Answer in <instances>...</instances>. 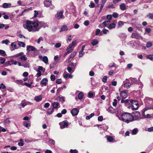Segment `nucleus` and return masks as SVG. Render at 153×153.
<instances>
[{"label": "nucleus", "instance_id": "nucleus-15", "mask_svg": "<svg viewBox=\"0 0 153 153\" xmlns=\"http://www.w3.org/2000/svg\"><path fill=\"white\" fill-rule=\"evenodd\" d=\"M59 105V103L57 102H54L52 104L53 108H57Z\"/></svg>", "mask_w": 153, "mask_h": 153}, {"label": "nucleus", "instance_id": "nucleus-5", "mask_svg": "<svg viewBox=\"0 0 153 153\" xmlns=\"http://www.w3.org/2000/svg\"><path fill=\"white\" fill-rule=\"evenodd\" d=\"M48 83V80L47 78H45L43 79L40 82V85L42 87L45 86Z\"/></svg>", "mask_w": 153, "mask_h": 153}, {"label": "nucleus", "instance_id": "nucleus-44", "mask_svg": "<svg viewBox=\"0 0 153 153\" xmlns=\"http://www.w3.org/2000/svg\"><path fill=\"white\" fill-rule=\"evenodd\" d=\"M84 52L83 51H80L79 52V57H82L84 54Z\"/></svg>", "mask_w": 153, "mask_h": 153}, {"label": "nucleus", "instance_id": "nucleus-62", "mask_svg": "<svg viewBox=\"0 0 153 153\" xmlns=\"http://www.w3.org/2000/svg\"><path fill=\"white\" fill-rule=\"evenodd\" d=\"M62 81L61 79H58L56 81V83L57 84H60L62 82Z\"/></svg>", "mask_w": 153, "mask_h": 153}, {"label": "nucleus", "instance_id": "nucleus-17", "mask_svg": "<svg viewBox=\"0 0 153 153\" xmlns=\"http://www.w3.org/2000/svg\"><path fill=\"white\" fill-rule=\"evenodd\" d=\"M11 3H4L3 4L2 6L4 8H7L8 7H10L11 6Z\"/></svg>", "mask_w": 153, "mask_h": 153}, {"label": "nucleus", "instance_id": "nucleus-36", "mask_svg": "<svg viewBox=\"0 0 153 153\" xmlns=\"http://www.w3.org/2000/svg\"><path fill=\"white\" fill-rule=\"evenodd\" d=\"M20 59L21 60L23 61H25L27 60V57L25 56V55H23L20 57Z\"/></svg>", "mask_w": 153, "mask_h": 153}, {"label": "nucleus", "instance_id": "nucleus-53", "mask_svg": "<svg viewBox=\"0 0 153 153\" xmlns=\"http://www.w3.org/2000/svg\"><path fill=\"white\" fill-rule=\"evenodd\" d=\"M13 60H11L10 61H8L7 63H8V65H13Z\"/></svg>", "mask_w": 153, "mask_h": 153}, {"label": "nucleus", "instance_id": "nucleus-16", "mask_svg": "<svg viewBox=\"0 0 153 153\" xmlns=\"http://www.w3.org/2000/svg\"><path fill=\"white\" fill-rule=\"evenodd\" d=\"M73 47H72V45H69L68 46L67 48V53H70L71 52L73 51V49H72Z\"/></svg>", "mask_w": 153, "mask_h": 153}, {"label": "nucleus", "instance_id": "nucleus-40", "mask_svg": "<svg viewBox=\"0 0 153 153\" xmlns=\"http://www.w3.org/2000/svg\"><path fill=\"white\" fill-rule=\"evenodd\" d=\"M11 47L13 46L14 48H12L11 49V51H13L15 49H16V44H14V43L13 42H12L11 44Z\"/></svg>", "mask_w": 153, "mask_h": 153}, {"label": "nucleus", "instance_id": "nucleus-55", "mask_svg": "<svg viewBox=\"0 0 153 153\" xmlns=\"http://www.w3.org/2000/svg\"><path fill=\"white\" fill-rule=\"evenodd\" d=\"M107 19L110 21V20L112 19V16L111 15H108L107 16Z\"/></svg>", "mask_w": 153, "mask_h": 153}, {"label": "nucleus", "instance_id": "nucleus-45", "mask_svg": "<svg viewBox=\"0 0 153 153\" xmlns=\"http://www.w3.org/2000/svg\"><path fill=\"white\" fill-rule=\"evenodd\" d=\"M76 40H74L69 45H72V47L73 48V47L76 44Z\"/></svg>", "mask_w": 153, "mask_h": 153}, {"label": "nucleus", "instance_id": "nucleus-58", "mask_svg": "<svg viewBox=\"0 0 153 153\" xmlns=\"http://www.w3.org/2000/svg\"><path fill=\"white\" fill-rule=\"evenodd\" d=\"M147 16L151 19H153V14L150 13Z\"/></svg>", "mask_w": 153, "mask_h": 153}, {"label": "nucleus", "instance_id": "nucleus-20", "mask_svg": "<svg viewBox=\"0 0 153 153\" xmlns=\"http://www.w3.org/2000/svg\"><path fill=\"white\" fill-rule=\"evenodd\" d=\"M131 85L130 82H126L124 84V87L127 89L129 88Z\"/></svg>", "mask_w": 153, "mask_h": 153}, {"label": "nucleus", "instance_id": "nucleus-50", "mask_svg": "<svg viewBox=\"0 0 153 153\" xmlns=\"http://www.w3.org/2000/svg\"><path fill=\"white\" fill-rule=\"evenodd\" d=\"M61 46V44L60 43H56L55 45V47L56 48H59Z\"/></svg>", "mask_w": 153, "mask_h": 153}, {"label": "nucleus", "instance_id": "nucleus-3", "mask_svg": "<svg viewBox=\"0 0 153 153\" xmlns=\"http://www.w3.org/2000/svg\"><path fill=\"white\" fill-rule=\"evenodd\" d=\"M130 106L128 107L129 109H131L133 111L137 109L139 107V103L137 101L131 100Z\"/></svg>", "mask_w": 153, "mask_h": 153}, {"label": "nucleus", "instance_id": "nucleus-42", "mask_svg": "<svg viewBox=\"0 0 153 153\" xmlns=\"http://www.w3.org/2000/svg\"><path fill=\"white\" fill-rule=\"evenodd\" d=\"M152 45V43L151 42H149L146 44V46L148 48H149L151 47Z\"/></svg>", "mask_w": 153, "mask_h": 153}, {"label": "nucleus", "instance_id": "nucleus-46", "mask_svg": "<svg viewBox=\"0 0 153 153\" xmlns=\"http://www.w3.org/2000/svg\"><path fill=\"white\" fill-rule=\"evenodd\" d=\"M76 54V53L75 52H73V53H71V55H70V56H69L70 57V59H72L75 56Z\"/></svg>", "mask_w": 153, "mask_h": 153}, {"label": "nucleus", "instance_id": "nucleus-39", "mask_svg": "<svg viewBox=\"0 0 153 153\" xmlns=\"http://www.w3.org/2000/svg\"><path fill=\"white\" fill-rule=\"evenodd\" d=\"M23 125L24 126L26 127L27 128L29 127L30 126V125L29 123L26 124V122L25 121L23 122Z\"/></svg>", "mask_w": 153, "mask_h": 153}, {"label": "nucleus", "instance_id": "nucleus-31", "mask_svg": "<svg viewBox=\"0 0 153 153\" xmlns=\"http://www.w3.org/2000/svg\"><path fill=\"white\" fill-rule=\"evenodd\" d=\"M110 21L109 20H106L103 22L102 24L104 25L105 27L107 25H108L109 23L110 22Z\"/></svg>", "mask_w": 153, "mask_h": 153}, {"label": "nucleus", "instance_id": "nucleus-1", "mask_svg": "<svg viewBox=\"0 0 153 153\" xmlns=\"http://www.w3.org/2000/svg\"><path fill=\"white\" fill-rule=\"evenodd\" d=\"M26 25H23L24 27L29 32L38 31L41 27L45 28L48 26L45 23L38 21L32 22L27 20L26 21Z\"/></svg>", "mask_w": 153, "mask_h": 153}, {"label": "nucleus", "instance_id": "nucleus-14", "mask_svg": "<svg viewBox=\"0 0 153 153\" xmlns=\"http://www.w3.org/2000/svg\"><path fill=\"white\" fill-rule=\"evenodd\" d=\"M68 126V123L67 122H65L61 123L60 125V128L62 129H63L65 127H67Z\"/></svg>", "mask_w": 153, "mask_h": 153}, {"label": "nucleus", "instance_id": "nucleus-47", "mask_svg": "<svg viewBox=\"0 0 153 153\" xmlns=\"http://www.w3.org/2000/svg\"><path fill=\"white\" fill-rule=\"evenodd\" d=\"M43 71V72L45 71V69H43V68L42 66H39L38 68V71Z\"/></svg>", "mask_w": 153, "mask_h": 153}, {"label": "nucleus", "instance_id": "nucleus-63", "mask_svg": "<svg viewBox=\"0 0 153 153\" xmlns=\"http://www.w3.org/2000/svg\"><path fill=\"white\" fill-rule=\"evenodd\" d=\"M6 88L5 86L3 83H1L0 84V89L1 88L4 89Z\"/></svg>", "mask_w": 153, "mask_h": 153}, {"label": "nucleus", "instance_id": "nucleus-48", "mask_svg": "<svg viewBox=\"0 0 153 153\" xmlns=\"http://www.w3.org/2000/svg\"><path fill=\"white\" fill-rule=\"evenodd\" d=\"M29 64L27 62L22 65V66H24L25 68H29Z\"/></svg>", "mask_w": 153, "mask_h": 153}, {"label": "nucleus", "instance_id": "nucleus-30", "mask_svg": "<svg viewBox=\"0 0 153 153\" xmlns=\"http://www.w3.org/2000/svg\"><path fill=\"white\" fill-rule=\"evenodd\" d=\"M124 22L122 21H120L118 22V27H120L123 26Z\"/></svg>", "mask_w": 153, "mask_h": 153}, {"label": "nucleus", "instance_id": "nucleus-26", "mask_svg": "<svg viewBox=\"0 0 153 153\" xmlns=\"http://www.w3.org/2000/svg\"><path fill=\"white\" fill-rule=\"evenodd\" d=\"M68 30V27L66 25H63L61 28V31H64L65 30Z\"/></svg>", "mask_w": 153, "mask_h": 153}, {"label": "nucleus", "instance_id": "nucleus-28", "mask_svg": "<svg viewBox=\"0 0 153 153\" xmlns=\"http://www.w3.org/2000/svg\"><path fill=\"white\" fill-rule=\"evenodd\" d=\"M67 70L69 73H72L74 71V70L71 67L68 66L67 68Z\"/></svg>", "mask_w": 153, "mask_h": 153}, {"label": "nucleus", "instance_id": "nucleus-18", "mask_svg": "<svg viewBox=\"0 0 153 153\" xmlns=\"http://www.w3.org/2000/svg\"><path fill=\"white\" fill-rule=\"evenodd\" d=\"M18 45L20 47H22L24 48L25 47V44L23 42L18 41Z\"/></svg>", "mask_w": 153, "mask_h": 153}, {"label": "nucleus", "instance_id": "nucleus-56", "mask_svg": "<svg viewBox=\"0 0 153 153\" xmlns=\"http://www.w3.org/2000/svg\"><path fill=\"white\" fill-rule=\"evenodd\" d=\"M43 41V38L42 37H40L37 41V43L38 44H39L40 42V41Z\"/></svg>", "mask_w": 153, "mask_h": 153}, {"label": "nucleus", "instance_id": "nucleus-29", "mask_svg": "<svg viewBox=\"0 0 153 153\" xmlns=\"http://www.w3.org/2000/svg\"><path fill=\"white\" fill-rule=\"evenodd\" d=\"M23 54H24L23 52H21L19 53H17V54H16V55H14V56H13V57H15V58H16L17 57H18L20 56H22L23 55Z\"/></svg>", "mask_w": 153, "mask_h": 153}, {"label": "nucleus", "instance_id": "nucleus-61", "mask_svg": "<svg viewBox=\"0 0 153 153\" xmlns=\"http://www.w3.org/2000/svg\"><path fill=\"white\" fill-rule=\"evenodd\" d=\"M147 131L149 132L153 131V126L148 128L147 129Z\"/></svg>", "mask_w": 153, "mask_h": 153}, {"label": "nucleus", "instance_id": "nucleus-12", "mask_svg": "<svg viewBox=\"0 0 153 153\" xmlns=\"http://www.w3.org/2000/svg\"><path fill=\"white\" fill-rule=\"evenodd\" d=\"M56 16L59 19H62L63 18V13L62 12L60 11L59 12H58L56 14Z\"/></svg>", "mask_w": 153, "mask_h": 153}, {"label": "nucleus", "instance_id": "nucleus-49", "mask_svg": "<svg viewBox=\"0 0 153 153\" xmlns=\"http://www.w3.org/2000/svg\"><path fill=\"white\" fill-rule=\"evenodd\" d=\"M112 16L114 18H116L118 17V14L116 13H114L112 14Z\"/></svg>", "mask_w": 153, "mask_h": 153}, {"label": "nucleus", "instance_id": "nucleus-19", "mask_svg": "<svg viewBox=\"0 0 153 153\" xmlns=\"http://www.w3.org/2000/svg\"><path fill=\"white\" fill-rule=\"evenodd\" d=\"M98 43V41L96 39H94L91 42V44L92 45L94 46L97 45Z\"/></svg>", "mask_w": 153, "mask_h": 153}, {"label": "nucleus", "instance_id": "nucleus-59", "mask_svg": "<svg viewBox=\"0 0 153 153\" xmlns=\"http://www.w3.org/2000/svg\"><path fill=\"white\" fill-rule=\"evenodd\" d=\"M70 152L71 153H77L78 152L76 149H71L70 150Z\"/></svg>", "mask_w": 153, "mask_h": 153}, {"label": "nucleus", "instance_id": "nucleus-24", "mask_svg": "<svg viewBox=\"0 0 153 153\" xmlns=\"http://www.w3.org/2000/svg\"><path fill=\"white\" fill-rule=\"evenodd\" d=\"M138 131V129L137 128H135L132 131L131 134L133 135L136 134Z\"/></svg>", "mask_w": 153, "mask_h": 153}, {"label": "nucleus", "instance_id": "nucleus-35", "mask_svg": "<svg viewBox=\"0 0 153 153\" xmlns=\"http://www.w3.org/2000/svg\"><path fill=\"white\" fill-rule=\"evenodd\" d=\"M131 82L130 83L131 85L135 83L137 81V80L134 78H131Z\"/></svg>", "mask_w": 153, "mask_h": 153}, {"label": "nucleus", "instance_id": "nucleus-37", "mask_svg": "<svg viewBox=\"0 0 153 153\" xmlns=\"http://www.w3.org/2000/svg\"><path fill=\"white\" fill-rule=\"evenodd\" d=\"M69 74L66 72H64L63 75V77L65 79H67L69 76Z\"/></svg>", "mask_w": 153, "mask_h": 153}, {"label": "nucleus", "instance_id": "nucleus-38", "mask_svg": "<svg viewBox=\"0 0 153 153\" xmlns=\"http://www.w3.org/2000/svg\"><path fill=\"white\" fill-rule=\"evenodd\" d=\"M0 54L3 56H5L6 55L5 51L3 50H0Z\"/></svg>", "mask_w": 153, "mask_h": 153}, {"label": "nucleus", "instance_id": "nucleus-9", "mask_svg": "<svg viewBox=\"0 0 153 153\" xmlns=\"http://www.w3.org/2000/svg\"><path fill=\"white\" fill-rule=\"evenodd\" d=\"M121 97L123 99L126 98L127 96L126 93L124 91H122L120 93Z\"/></svg>", "mask_w": 153, "mask_h": 153}, {"label": "nucleus", "instance_id": "nucleus-25", "mask_svg": "<svg viewBox=\"0 0 153 153\" xmlns=\"http://www.w3.org/2000/svg\"><path fill=\"white\" fill-rule=\"evenodd\" d=\"M83 96H84V95H83V94L81 92H80L78 94V99H79V100L82 99L83 97Z\"/></svg>", "mask_w": 153, "mask_h": 153}, {"label": "nucleus", "instance_id": "nucleus-33", "mask_svg": "<svg viewBox=\"0 0 153 153\" xmlns=\"http://www.w3.org/2000/svg\"><path fill=\"white\" fill-rule=\"evenodd\" d=\"M16 82L17 84H20L23 85H24V83L22 80H17L16 81Z\"/></svg>", "mask_w": 153, "mask_h": 153}, {"label": "nucleus", "instance_id": "nucleus-51", "mask_svg": "<svg viewBox=\"0 0 153 153\" xmlns=\"http://www.w3.org/2000/svg\"><path fill=\"white\" fill-rule=\"evenodd\" d=\"M34 14L33 17L36 18L39 14V13L38 11L36 10H35L34 11Z\"/></svg>", "mask_w": 153, "mask_h": 153}, {"label": "nucleus", "instance_id": "nucleus-4", "mask_svg": "<svg viewBox=\"0 0 153 153\" xmlns=\"http://www.w3.org/2000/svg\"><path fill=\"white\" fill-rule=\"evenodd\" d=\"M133 116V120H137L141 119L140 114V112L138 111H135L134 113Z\"/></svg>", "mask_w": 153, "mask_h": 153}, {"label": "nucleus", "instance_id": "nucleus-10", "mask_svg": "<svg viewBox=\"0 0 153 153\" xmlns=\"http://www.w3.org/2000/svg\"><path fill=\"white\" fill-rule=\"evenodd\" d=\"M36 50V48L33 46L27 45V50L28 51H34Z\"/></svg>", "mask_w": 153, "mask_h": 153}, {"label": "nucleus", "instance_id": "nucleus-22", "mask_svg": "<svg viewBox=\"0 0 153 153\" xmlns=\"http://www.w3.org/2000/svg\"><path fill=\"white\" fill-rule=\"evenodd\" d=\"M42 61L45 64H47L48 62V59L46 56H44L43 57Z\"/></svg>", "mask_w": 153, "mask_h": 153}, {"label": "nucleus", "instance_id": "nucleus-7", "mask_svg": "<svg viewBox=\"0 0 153 153\" xmlns=\"http://www.w3.org/2000/svg\"><path fill=\"white\" fill-rule=\"evenodd\" d=\"M42 95L36 96L34 98V100L36 102H39L41 101L42 99Z\"/></svg>", "mask_w": 153, "mask_h": 153}, {"label": "nucleus", "instance_id": "nucleus-60", "mask_svg": "<svg viewBox=\"0 0 153 153\" xmlns=\"http://www.w3.org/2000/svg\"><path fill=\"white\" fill-rule=\"evenodd\" d=\"M148 58L150 60L153 61V54L149 55L148 56Z\"/></svg>", "mask_w": 153, "mask_h": 153}, {"label": "nucleus", "instance_id": "nucleus-27", "mask_svg": "<svg viewBox=\"0 0 153 153\" xmlns=\"http://www.w3.org/2000/svg\"><path fill=\"white\" fill-rule=\"evenodd\" d=\"M107 139L108 141L110 142H113V138L112 137L110 136H108L107 137Z\"/></svg>", "mask_w": 153, "mask_h": 153}, {"label": "nucleus", "instance_id": "nucleus-52", "mask_svg": "<svg viewBox=\"0 0 153 153\" xmlns=\"http://www.w3.org/2000/svg\"><path fill=\"white\" fill-rule=\"evenodd\" d=\"M51 80L52 81H54L55 79V76L54 75H52L50 77Z\"/></svg>", "mask_w": 153, "mask_h": 153}, {"label": "nucleus", "instance_id": "nucleus-54", "mask_svg": "<svg viewBox=\"0 0 153 153\" xmlns=\"http://www.w3.org/2000/svg\"><path fill=\"white\" fill-rule=\"evenodd\" d=\"M107 77L106 76H104L102 79V82H105L107 81Z\"/></svg>", "mask_w": 153, "mask_h": 153}, {"label": "nucleus", "instance_id": "nucleus-64", "mask_svg": "<svg viewBox=\"0 0 153 153\" xmlns=\"http://www.w3.org/2000/svg\"><path fill=\"white\" fill-rule=\"evenodd\" d=\"M117 100L116 99L114 100V102H113V105L114 106H116L117 104Z\"/></svg>", "mask_w": 153, "mask_h": 153}, {"label": "nucleus", "instance_id": "nucleus-57", "mask_svg": "<svg viewBox=\"0 0 153 153\" xmlns=\"http://www.w3.org/2000/svg\"><path fill=\"white\" fill-rule=\"evenodd\" d=\"M104 4H105V3H102V4L101 5V6L100 7V11H99L100 13L101 12V11L102 10Z\"/></svg>", "mask_w": 153, "mask_h": 153}, {"label": "nucleus", "instance_id": "nucleus-13", "mask_svg": "<svg viewBox=\"0 0 153 153\" xmlns=\"http://www.w3.org/2000/svg\"><path fill=\"white\" fill-rule=\"evenodd\" d=\"M116 25L114 23H112L109 25L107 27L109 29H111L113 28H115L116 27Z\"/></svg>", "mask_w": 153, "mask_h": 153}, {"label": "nucleus", "instance_id": "nucleus-11", "mask_svg": "<svg viewBox=\"0 0 153 153\" xmlns=\"http://www.w3.org/2000/svg\"><path fill=\"white\" fill-rule=\"evenodd\" d=\"M139 37V35L136 33H132L131 36V38L136 39H138Z\"/></svg>", "mask_w": 153, "mask_h": 153}, {"label": "nucleus", "instance_id": "nucleus-8", "mask_svg": "<svg viewBox=\"0 0 153 153\" xmlns=\"http://www.w3.org/2000/svg\"><path fill=\"white\" fill-rule=\"evenodd\" d=\"M131 100H129L127 99L125 100L122 99L121 100V102L122 103H124L126 105H130Z\"/></svg>", "mask_w": 153, "mask_h": 153}, {"label": "nucleus", "instance_id": "nucleus-34", "mask_svg": "<svg viewBox=\"0 0 153 153\" xmlns=\"http://www.w3.org/2000/svg\"><path fill=\"white\" fill-rule=\"evenodd\" d=\"M48 142L49 144L51 145H54L55 143L54 141L51 139H49Z\"/></svg>", "mask_w": 153, "mask_h": 153}, {"label": "nucleus", "instance_id": "nucleus-21", "mask_svg": "<svg viewBox=\"0 0 153 153\" xmlns=\"http://www.w3.org/2000/svg\"><path fill=\"white\" fill-rule=\"evenodd\" d=\"M53 111L54 110L53 108H50L47 110V114L48 115H50L53 113Z\"/></svg>", "mask_w": 153, "mask_h": 153}, {"label": "nucleus", "instance_id": "nucleus-23", "mask_svg": "<svg viewBox=\"0 0 153 153\" xmlns=\"http://www.w3.org/2000/svg\"><path fill=\"white\" fill-rule=\"evenodd\" d=\"M120 8L121 10H125L126 8L125 4L124 3L120 5Z\"/></svg>", "mask_w": 153, "mask_h": 153}, {"label": "nucleus", "instance_id": "nucleus-43", "mask_svg": "<svg viewBox=\"0 0 153 153\" xmlns=\"http://www.w3.org/2000/svg\"><path fill=\"white\" fill-rule=\"evenodd\" d=\"M108 67L109 68H112L113 67H116L115 64L113 62L111 63L108 65Z\"/></svg>", "mask_w": 153, "mask_h": 153}, {"label": "nucleus", "instance_id": "nucleus-6", "mask_svg": "<svg viewBox=\"0 0 153 153\" xmlns=\"http://www.w3.org/2000/svg\"><path fill=\"white\" fill-rule=\"evenodd\" d=\"M79 112V110L77 109L74 108L72 110L71 113L73 116H76L78 114Z\"/></svg>", "mask_w": 153, "mask_h": 153}, {"label": "nucleus", "instance_id": "nucleus-41", "mask_svg": "<svg viewBox=\"0 0 153 153\" xmlns=\"http://www.w3.org/2000/svg\"><path fill=\"white\" fill-rule=\"evenodd\" d=\"M4 122L5 124H9L10 123V121L9 118H7L4 121Z\"/></svg>", "mask_w": 153, "mask_h": 153}, {"label": "nucleus", "instance_id": "nucleus-32", "mask_svg": "<svg viewBox=\"0 0 153 153\" xmlns=\"http://www.w3.org/2000/svg\"><path fill=\"white\" fill-rule=\"evenodd\" d=\"M94 115V114L93 113L87 116L86 117V119L87 120H89L91 118L93 117Z\"/></svg>", "mask_w": 153, "mask_h": 153}, {"label": "nucleus", "instance_id": "nucleus-2", "mask_svg": "<svg viewBox=\"0 0 153 153\" xmlns=\"http://www.w3.org/2000/svg\"><path fill=\"white\" fill-rule=\"evenodd\" d=\"M122 120L124 122L128 123L133 121V116L128 113H124L121 115Z\"/></svg>", "mask_w": 153, "mask_h": 153}]
</instances>
